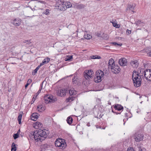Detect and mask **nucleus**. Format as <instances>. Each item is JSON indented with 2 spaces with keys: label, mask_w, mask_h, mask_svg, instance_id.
Segmentation results:
<instances>
[{
  "label": "nucleus",
  "mask_w": 151,
  "mask_h": 151,
  "mask_svg": "<svg viewBox=\"0 0 151 151\" xmlns=\"http://www.w3.org/2000/svg\"><path fill=\"white\" fill-rule=\"evenodd\" d=\"M37 1H35L34 0H31L28 2L29 4H30L31 5L35 7V5H36Z\"/></svg>",
  "instance_id": "30"
},
{
  "label": "nucleus",
  "mask_w": 151,
  "mask_h": 151,
  "mask_svg": "<svg viewBox=\"0 0 151 151\" xmlns=\"http://www.w3.org/2000/svg\"><path fill=\"white\" fill-rule=\"evenodd\" d=\"M127 113H126L125 114V115L126 116H127Z\"/></svg>",
  "instance_id": "61"
},
{
  "label": "nucleus",
  "mask_w": 151,
  "mask_h": 151,
  "mask_svg": "<svg viewBox=\"0 0 151 151\" xmlns=\"http://www.w3.org/2000/svg\"><path fill=\"white\" fill-rule=\"evenodd\" d=\"M134 24H136V25L139 27H142L145 25L144 22H141V20H139L135 22Z\"/></svg>",
  "instance_id": "19"
},
{
  "label": "nucleus",
  "mask_w": 151,
  "mask_h": 151,
  "mask_svg": "<svg viewBox=\"0 0 151 151\" xmlns=\"http://www.w3.org/2000/svg\"><path fill=\"white\" fill-rule=\"evenodd\" d=\"M53 97L52 96L47 94L44 97L45 102L46 104H48L52 101Z\"/></svg>",
  "instance_id": "10"
},
{
  "label": "nucleus",
  "mask_w": 151,
  "mask_h": 151,
  "mask_svg": "<svg viewBox=\"0 0 151 151\" xmlns=\"http://www.w3.org/2000/svg\"><path fill=\"white\" fill-rule=\"evenodd\" d=\"M84 37L86 39L90 40L92 38V36L89 34H85L84 35Z\"/></svg>",
  "instance_id": "29"
},
{
  "label": "nucleus",
  "mask_w": 151,
  "mask_h": 151,
  "mask_svg": "<svg viewBox=\"0 0 151 151\" xmlns=\"http://www.w3.org/2000/svg\"><path fill=\"white\" fill-rule=\"evenodd\" d=\"M144 75V73L142 72L139 73L138 72L134 70L132 73V79L133 80L134 86L137 87H140L141 84L142 78Z\"/></svg>",
  "instance_id": "1"
},
{
  "label": "nucleus",
  "mask_w": 151,
  "mask_h": 151,
  "mask_svg": "<svg viewBox=\"0 0 151 151\" xmlns=\"http://www.w3.org/2000/svg\"><path fill=\"white\" fill-rule=\"evenodd\" d=\"M111 71L114 73H119L121 69L119 66L117 64H115L113 67L110 68Z\"/></svg>",
  "instance_id": "9"
},
{
  "label": "nucleus",
  "mask_w": 151,
  "mask_h": 151,
  "mask_svg": "<svg viewBox=\"0 0 151 151\" xmlns=\"http://www.w3.org/2000/svg\"><path fill=\"white\" fill-rule=\"evenodd\" d=\"M142 72L144 73V76L145 78L148 81H151V70L146 69L145 70H141L140 72Z\"/></svg>",
  "instance_id": "6"
},
{
  "label": "nucleus",
  "mask_w": 151,
  "mask_h": 151,
  "mask_svg": "<svg viewBox=\"0 0 151 151\" xmlns=\"http://www.w3.org/2000/svg\"><path fill=\"white\" fill-rule=\"evenodd\" d=\"M47 144L44 145V146H43L44 147H47Z\"/></svg>",
  "instance_id": "58"
},
{
  "label": "nucleus",
  "mask_w": 151,
  "mask_h": 151,
  "mask_svg": "<svg viewBox=\"0 0 151 151\" xmlns=\"http://www.w3.org/2000/svg\"><path fill=\"white\" fill-rule=\"evenodd\" d=\"M55 145L56 147H59L60 149H64L65 147L66 144L65 142V140L62 139H59L56 140L55 142Z\"/></svg>",
  "instance_id": "3"
},
{
  "label": "nucleus",
  "mask_w": 151,
  "mask_h": 151,
  "mask_svg": "<svg viewBox=\"0 0 151 151\" xmlns=\"http://www.w3.org/2000/svg\"><path fill=\"white\" fill-rule=\"evenodd\" d=\"M96 128H100V129H102V127L101 126H98V125H96Z\"/></svg>",
  "instance_id": "55"
},
{
  "label": "nucleus",
  "mask_w": 151,
  "mask_h": 151,
  "mask_svg": "<svg viewBox=\"0 0 151 151\" xmlns=\"http://www.w3.org/2000/svg\"><path fill=\"white\" fill-rule=\"evenodd\" d=\"M138 149L139 151H143V149L141 147H138Z\"/></svg>",
  "instance_id": "54"
},
{
  "label": "nucleus",
  "mask_w": 151,
  "mask_h": 151,
  "mask_svg": "<svg viewBox=\"0 0 151 151\" xmlns=\"http://www.w3.org/2000/svg\"><path fill=\"white\" fill-rule=\"evenodd\" d=\"M95 35L97 36L98 37H102V34L101 33H99V32H96L95 33Z\"/></svg>",
  "instance_id": "42"
},
{
  "label": "nucleus",
  "mask_w": 151,
  "mask_h": 151,
  "mask_svg": "<svg viewBox=\"0 0 151 151\" xmlns=\"http://www.w3.org/2000/svg\"><path fill=\"white\" fill-rule=\"evenodd\" d=\"M35 126L34 127L36 128H38L39 127H42V124L39 122H36L35 123Z\"/></svg>",
  "instance_id": "26"
},
{
  "label": "nucleus",
  "mask_w": 151,
  "mask_h": 151,
  "mask_svg": "<svg viewBox=\"0 0 151 151\" xmlns=\"http://www.w3.org/2000/svg\"><path fill=\"white\" fill-rule=\"evenodd\" d=\"M50 60V58H47L44 59L42 61V62L44 64L47 63Z\"/></svg>",
  "instance_id": "33"
},
{
  "label": "nucleus",
  "mask_w": 151,
  "mask_h": 151,
  "mask_svg": "<svg viewBox=\"0 0 151 151\" xmlns=\"http://www.w3.org/2000/svg\"><path fill=\"white\" fill-rule=\"evenodd\" d=\"M27 42H28V44H29L31 43L30 42V40L29 41L28 40H25L24 42H23L24 43H26Z\"/></svg>",
  "instance_id": "51"
},
{
  "label": "nucleus",
  "mask_w": 151,
  "mask_h": 151,
  "mask_svg": "<svg viewBox=\"0 0 151 151\" xmlns=\"http://www.w3.org/2000/svg\"><path fill=\"white\" fill-rule=\"evenodd\" d=\"M43 82H44V81H43L42 82V83L40 85V87L39 89L40 90H41L42 89V85H43Z\"/></svg>",
  "instance_id": "47"
},
{
  "label": "nucleus",
  "mask_w": 151,
  "mask_h": 151,
  "mask_svg": "<svg viewBox=\"0 0 151 151\" xmlns=\"http://www.w3.org/2000/svg\"><path fill=\"white\" fill-rule=\"evenodd\" d=\"M28 7H29L30 8V9H32V11H34V10H37V9H35V8H32V7H31V6H28Z\"/></svg>",
  "instance_id": "50"
},
{
  "label": "nucleus",
  "mask_w": 151,
  "mask_h": 151,
  "mask_svg": "<svg viewBox=\"0 0 151 151\" xmlns=\"http://www.w3.org/2000/svg\"><path fill=\"white\" fill-rule=\"evenodd\" d=\"M44 63L42 62L41 63H40V64L38 66V67H39L40 68V67L42 66V65H44Z\"/></svg>",
  "instance_id": "52"
},
{
  "label": "nucleus",
  "mask_w": 151,
  "mask_h": 151,
  "mask_svg": "<svg viewBox=\"0 0 151 151\" xmlns=\"http://www.w3.org/2000/svg\"><path fill=\"white\" fill-rule=\"evenodd\" d=\"M127 9H129L134 12V7L132 5L129 4L128 5Z\"/></svg>",
  "instance_id": "27"
},
{
  "label": "nucleus",
  "mask_w": 151,
  "mask_h": 151,
  "mask_svg": "<svg viewBox=\"0 0 151 151\" xmlns=\"http://www.w3.org/2000/svg\"><path fill=\"white\" fill-rule=\"evenodd\" d=\"M113 23V25L114 27H115L116 28H119V26L118 24H117V23H115L114 22L112 23Z\"/></svg>",
  "instance_id": "43"
},
{
  "label": "nucleus",
  "mask_w": 151,
  "mask_h": 151,
  "mask_svg": "<svg viewBox=\"0 0 151 151\" xmlns=\"http://www.w3.org/2000/svg\"><path fill=\"white\" fill-rule=\"evenodd\" d=\"M76 93V91L75 90H73L72 95H75Z\"/></svg>",
  "instance_id": "48"
},
{
  "label": "nucleus",
  "mask_w": 151,
  "mask_h": 151,
  "mask_svg": "<svg viewBox=\"0 0 151 151\" xmlns=\"http://www.w3.org/2000/svg\"><path fill=\"white\" fill-rule=\"evenodd\" d=\"M73 91V90H68V91H67V92H66V93H68V92H69V94L71 96H72V93Z\"/></svg>",
  "instance_id": "44"
},
{
  "label": "nucleus",
  "mask_w": 151,
  "mask_h": 151,
  "mask_svg": "<svg viewBox=\"0 0 151 151\" xmlns=\"http://www.w3.org/2000/svg\"><path fill=\"white\" fill-rule=\"evenodd\" d=\"M35 138L38 139L41 142L44 140L47 137V133L46 131L43 130H39L36 133Z\"/></svg>",
  "instance_id": "2"
},
{
  "label": "nucleus",
  "mask_w": 151,
  "mask_h": 151,
  "mask_svg": "<svg viewBox=\"0 0 151 151\" xmlns=\"http://www.w3.org/2000/svg\"><path fill=\"white\" fill-rule=\"evenodd\" d=\"M143 135L140 133H135L134 137V138L137 142H139L142 140L143 138Z\"/></svg>",
  "instance_id": "8"
},
{
  "label": "nucleus",
  "mask_w": 151,
  "mask_h": 151,
  "mask_svg": "<svg viewBox=\"0 0 151 151\" xmlns=\"http://www.w3.org/2000/svg\"><path fill=\"white\" fill-rule=\"evenodd\" d=\"M123 121L124 122V125L125 124V122H124V119H123Z\"/></svg>",
  "instance_id": "63"
},
{
  "label": "nucleus",
  "mask_w": 151,
  "mask_h": 151,
  "mask_svg": "<svg viewBox=\"0 0 151 151\" xmlns=\"http://www.w3.org/2000/svg\"><path fill=\"white\" fill-rule=\"evenodd\" d=\"M66 9L67 8H70L71 7H72V5L70 3V2H66Z\"/></svg>",
  "instance_id": "37"
},
{
  "label": "nucleus",
  "mask_w": 151,
  "mask_h": 151,
  "mask_svg": "<svg viewBox=\"0 0 151 151\" xmlns=\"http://www.w3.org/2000/svg\"><path fill=\"white\" fill-rule=\"evenodd\" d=\"M112 112H113V113H115V111H114L113 110H112Z\"/></svg>",
  "instance_id": "60"
},
{
  "label": "nucleus",
  "mask_w": 151,
  "mask_h": 151,
  "mask_svg": "<svg viewBox=\"0 0 151 151\" xmlns=\"http://www.w3.org/2000/svg\"><path fill=\"white\" fill-rule=\"evenodd\" d=\"M68 91V89H63L58 90L57 92V94L58 96H62L66 95V93Z\"/></svg>",
  "instance_id": "12"
},
{
  "label": "nucleus",
  "mask_w": 151,
  "mask_h": 151,
  "mask_svg": "<svg viewBox=\"0 0 151 151\" xmlns=\"http://www.w3.org/2000/svg\"><path fill=\"white\" fill-rule=\"evenodd\" d=\"M78 79L76 76H74L73 78L72 79V82L73 84H78Z\"/></svg>",
  "instance_id": "23"
},
{
  "label": "nucleus",
  "mask_w": 151,
  "mask_h": 151,
  "mask_svg": "<svg viewBox=\"0 0 151 151\" xmlns=\"http://www.w3.org/2000/svg\"><path fill=\"white\" fill-rule=\"evenodd\" d=\"M131 33V30H130L129 29H127L126 31V33L127 35L130 34Z\"/></svg>",
  "instance_id": "46"
},
{
  "label": "nucleus",
  "mask_w": 151,
  "mask_h": 151,
  "mask_svg": "<svg viewBox=\"0 0 151 151\" xmlns=\"http://www.w3.org/2000/svg\"><path fill=\"white\" fill-rule=\"evenodd\" d=\"M147 55H148V56L151 57V51L149 52L148 53Z\"/></svg>",
  "instance_id": "56"
},
{
  "label": "nucleus",
  "mask_w": 151,
  "mask_h": 151,
  "mask_svg": "<svg viewBox=\"0 0 151 151\" xmlns=\"http://www.w3.org/2000/svg\"><path fill=\"white\" fill-rule=\"evenodd\" d=\"M91 58L92 59H100L101 58V57L98 55H97V57H96V55H93L92 57H91Z\"/></svg>",
  "instance_id": "40"
},
{
  "label": "nucleus",
  "mask_w": 151,
  "mask_h": 151,
  "mask_svg": "<svg viewBox=\"0 0 151 151\" xmlns=\"http://www.w3.org/2000/svg\"><path fill=\"white\" fill-rule=\"evenodd\" d=\"M119 64L122 66L127 65V60L125 58H121L119 59L118 61Z\"/></svg>",
  "instance_id": "13"
},
{
  "label": "nucleus",
  "mask_w": 151,
  "mask_h": 151,
  "mask_svg": "<svg viewBox=\"0 0 151 151\" xmlns=\"http://www.w3.org/2000/svg\"><path fill=\"white\" fill-rule=\"evenodd\" d=\"M75 99V97L71 96L69 97L66 99L67 102H70L73 101Z\"/></svg>",
  "instance_id": "28"
},
{
  "label": "nucleus",
  "mask_w": 151,
  "mask_h": 151,
  "mask_svg": "<svg viewBox=\"0 0 151 151\" xmlns=\"http://www.w3.org/2000/svg\"><path fill=\"white\" fill-rule=\"evenodd\" d=\"M131 64L132 67L134 68H137L139 64L138 61L137 60L132 61L131 62Z\"/></svg>",
  "instance_id": "17"
},
{
  "label": "nucleus",
  "mask_w": 151,
  "mask_h": 151,
  "mask_svg": "<svg viewBox=\"0 0 151 151\" xmlns=\"http://www.w3.org/2000/svg\"><path fill=\"white\" fill-rule=\"evenodd\" d=\"M41 90H39L38 92L36 94H37V96H38V95L40 94V93L41 92Z\"/></svg>",
  "instance_id": "53"
},
{
  "label": "nucleus",
  "mask_w": 151,
  "mask_h": 151,
  "mask_svg": "<svg viewBox=\"0 0 151 151\" xmlns=\"http://www.w3.org/2000/svg\"><path fill=\"white\" fill-rule=\"evenodd\" d=\"M37 94H36V95L35 96V99L37 97Z\"/></svg>",
  "instance_id": "62"
},
{
  "label": "nucleus",
  "mask_w": 151,
  "mask_h": 151,
  "mask_svg": "<svg viewBox=\"0 0 151 151\" xmlns=\"http://www.w3.org/2000/svg\"><path fill=\"white\" fill-rule=\"evenodd\" d=\"M121 112H118L115 111V113L116 114H120Z\"/></svg>",
  "instance_id": "57"
},
{
  "label": "nucleus",
  "mask_w": 151,
  "mask_h": 151,
  "mask_svg": "<svg viewBox=\"0 0 151 151\" xmlns=\"http://www.w3.org/2000/svg\"><path fill=\"white\" fill-rule=\"evenodd\" d=\"M108 64L109 68L113 67V66H114V65L115 64L114 60L112 58L110 59L109 60Z\"/></svg>",
  "instance_id": "18"
},
{
  "label": "nucleus",
  "mask_w": 151,
  "mask_h": 151,
  "mask_svg": "<svg viewBox=\"0 0 151 151\" xmlns=\"http://www.w3.org/2000/svg\"><path fill=\"white\" fill-rule=\"evenodd\" d=\"M32 82V80L31 79H29L27 81V83L25 86V88H26Z\"/></svg>",
  "instance_id": "35"
},
{
  "label": "nucleus",
  "mask_w": 151,
  "mask_h": 151,
  "mask_svg": "<svg viewBox=\"0 0 151 151\" xmlns=\"http://www.w3.org/2000/svg\"><path fill=\"white\" fill-rule=\"evenodd\" d=\"M102 37L105 40H108L109 38V36L106 34H105L104 33H103L102 34Z\"/></svg>",
  "instance_id": "32"
},
{
  "label": "nucleus",
  "mask_w": 151,
  "mask_h": 151,
  "mask_svg": "<svg viewBox=\"0 0 151 151\" xmlns=\"http://www.w3.org/2000/svg\"><path fill=\"white\" fill-rule=\"evenodd\" d=\"M111 43L114 46L117 45L119 46H121L122 45V43L118 44L116 42H112Z\"/></svg>",
  "instance_id": "38"
},
{
  "label": "nucleus",
  "mask_w": 151,
  "mask_h": 151,
  "mask_svg": "<svg viewBox=\"0 0 151 151\" xmlns=\"http://www.w3.org/2000/svg\"><path fill=\"white\" fill-rule=\"evenodd\" d=\"M21 20L19 18H16L14 19L12 22L14 26H19L21 23Z\"/></svg>",
  "instance_id": "14"
},
{
  "label": "nucleus",
  "mask_w": 151,
  "mask_h": 151,
  "mask_svg": "<svg viewBox=\"0 0 151 151\" xmlns=\"http://www.w3.org/2000/svg\"><path fill=\"white\" fill-rule=\"evenodd\" d=\"M85 7V5L83 4H76V7L79 9H82L84 8Z\"/></svg>",
  "instance_id": "25"
},
{
  "label": "nucleus",
  "mask_w": 151,
  "mask_h": 151,
  "mask_svg": "<svg viewBox=\"0 0 151 151\" xmlns=\"http://www.w3.org/2000/svg\"><path fill=\"white\" fill-rule=\"evenodd\" d=\"M87 125L88 126H90L89 124H87Z\"/></svg>",
  "instance_id": "64"
},
{
  "label": "nucleus",
  "mask_w": 151,
  "mask_h": 151,
  "mask_svg": "<svg viewBox=\"0 0 151 151\" xmlns=\"http://www.w3.org/2000/svg\"><path fill=\"white\" fill-rule=\"evenodd\" d=\"M34 0L37 1L36 4L35 5V7L36 8L37 10L42 9V8L43 6L44 5L46 4V2L43 1Z\"/></svg>",
  "instance_id": "7"
},
{
  "label": "nucleus",
  "mask_w": 151,
  "mask_h": 151,
  "mask_svg": "<svg viewBox=\"0 0 151 151\" xmlns=\"http://www.w3.org/2000/svg\"><path fill=\"white\" fill-rule=\"evenodd\" d=\"M84 77L86 79H89L91 77V76L93 73V72L91 70H86L84 73Z\"/></svg>",
  "instance_id": "11"
},
{
  "label": "nucleus",
  "mask_w": 151,
  "mask_h": 151,
  "mask_svg": "<svg viewBox=\"0 0 151 151\" xmlns=\"http://www.w3.org/2000/svg\"><path fill=\"white\" fill-rule=\"evenodd\" d=\"M32 116V117L31 118V119L34 121H35L38 117V114L37 113H33Z\"/></svg>",
  "instance_id": "22"
},
{
  "label": "nucleus",
  "mask_w": 151,
  "mask_h": 151,
  "mask_svg": "<svg viewBox=\"0 0 151 151\" xmlns=\"http://www.w3.org/2000/svg\"><path fill=\"white\" fill-rule=\"evenodd\" d=\"M20 129H19L17 131V133H18V134H19V133H20Z\"/></svg>",
  "instance_id": "59"
},
{
  "label": "nucleus",
  "mask_w": 151,
  "mask_h": 151,
  "mask_svg": "<svg viewBox=\"0 0 151 151\" xmlns=\"http://www.w3.org/2000/svg\"><path fill=\"white\" fill-rule=\"evenodd\" d=\"M67 123L69 125H70L72 123L73 119L70 116L68 117L67 119Z\"/></svg>",
  "instance_id": "24"
},
{
  "label": "nucleus",
  "mask_w": 151,
  "mask_h": 151,
  "mask_svg": "<svg viewBox=\"0 0 151 151\" xmlns=\"http://www.w3.org/2000/svg\"><path fill=\"white\" fill-rule=\"evenodd\" d=\"M73 58L72 55L67 56L65 58L66 61H71V60Z\"/></svg>",
  "instance_id": "36"
},
{
  "label": "nucleus",
  "mask_w": 151,
  "mask_h": 151,
  "mask_svg": "<svg viewBox=\"0 0 151 151\" xmlns=\"http://www.w3.org/2000/svg\"><path fill=\"white\" fill-rule=\"evenodd\" d=\"M35 132H32V133H31L29 135V137L31 139H33L34 138L35 140H36L37 142H38L39 139H36L35 138V137L36 136H35L36 135V133L35 134Z\"/></svg>",
  "instance_id": "20"
},
{
  "label": "nucleus",
  "mask_w": 151,
  "mask_h": 151,
  "mask_svg": "<svg viewBox=\"0 0 151 151\" xmlns=\"http://www.w3.org/2000/svg\"><path fill=\"white\" fill-rule=\"evenodd\" d=\"M40 68L38 66L34 70H33L32 71V75H34L36 74L37 73L38 70Z\"/></svg>",
  "instance_id": "31"
},
{
  "label": "nucleus",
  "mask_w": 151,
  "mask_h": 151,
  "mask_svg": "<svg viewBox=\"0 0 151 151\" xmlns=\"http://www.w3.org/2000/svg\"><path fill=\"white\" fill-rule=\"evenodd\" d=\"M127 151H135L133 147H130L127 150Z\"/></svg>",
  "instance_id": "45"
},
{
  "label": "nucleus",
  "mask_w": 151,
  "mask_h": 151,
  "mask_svg": "<svg viewBox=\"0 0 151 151\" xmlns=\"http://www.w3.org/2000/svg\"><path fill=\"white\" fill-rule=\"evenodd\" d=\"M22 117V115L21 114H19L18 118V121L19 124H20L21 123Z\"/></svg>",
  "instance_id": "34"
},
{
  "label": "nucleus",
  "mask_w": 151,
  "mask_h": 151,
  "mask_svg": "<svg viewBox=\"0 0 151 151\" xmlns=\"http://www.w3.org/2000/svg\"><path fill=\"white\" fill-rule=\"evenodd\" d=\"M113 106L115 110H117L118 111L123 110L124 108L123 106L121 105L115 104Z\"/></svg>",
  "instance_id": "15"
},
{
  "label": "nucleus",
  "mask_w": 151,
  "mask_h": 151,
  "mask_svg": "<svg viewBox=\"0 0 151 151\" xmlns=\"http://www.w3.org/2000/svg\"><path fill=\"white\" fill-rule=\"evenodd\" d=\"M45 109V106L42 105H39L37 106V110L40 112H42L44 111Z\"/></svg>",
  "instance_id": "16"
},
{
  "label": "nucleus",
  "mask_w": 151,
  "mask_h": 151,
  "mask_svg": "<svg viewBox=\"0 0 151 151\" xmlns=\"http://www.w3.org/2000/svg\"><path fill=\"white\" fill-rule=\"evenodd\" d=\"M104 75L103 72L101 70H98L97 71L96 73V77L95 78L94 81L95 82L99 83L101 81V78Z\"/></svg>",
  "instance_id": "4"
},
{
  "label": "nucleus",
  "mask_w": 151,
  "mask_h": 151,
  "mask_svg": "<svg viewBox=\"0 0 151 151\" xmlns=\"http://www.w3.org/2000/svg\"><path fill=\"white\" fill-rule=\"evenodd\" d=\"M35 100V99L34 97H33L32 98V101H31V104H33L34 103Z\"/></svg>",
  "instance_id": "49"
},
{
  "label": "nucleus",
  "mask_w": 151,
  "mask_h": 151,
  "mask_svg": "<svg viewBox=\"0 0 151 151\" xmlns=\"http://www.w3.org/2000/svg\"><path fill=\"white\" fill-rule=\"evenodd\" d=\"M19 136V134L18 133L14 134L13 135V137L15 139L18 138Z\"/></svg>",
  "instance_id": "39"
},
{
  "label": "nucleus",
  "mask_w": 151,
  "mask_h": 151,
  "mask_svg": "<svg viewBox=\"0 0 151 151\" xmlns=\"http://www.w3.org/2000/svg\"><path fill=\"white\" fill-rule=\"evenodd\" d=\"M55 5L56 6L58 7V9L62 11H64L66 10V2H63L60 0H58L57 1Z\"/></svg>",
  "instance_id": "5"
},
{
  "label": "nucleus",
  "mask_w": 151,
  "mask_h": 151,
  "mask_svg": "<svg viewBox=\"0 0 151 151\" xmlns=\"http://www.w3.org/2000/svg\"><path fill=\"white\" fill-rule=\"evenodd\" d=\"M17 146V145L15 144L14 142H13L12 145L11 151H16L17 148L16 146Z\"/></svg>",
  "instance_id": "21"
},
{
  "label": "nucleus",
  "mask_w": 151,
  "mask_h": 151,
  "mask_svg": "<svg viewBox=\"0 0 151 151\" xmlns=\"http://www.w3.org/2000/svg\"><path fill=\"white\" fill-rule=\"evenodd\" d=\"M50 10L49 9H46L45 10L44 12V13L46 15H48L49 14Z\"/></svg>",
  "instance_id": "41"
}]
</instances>
